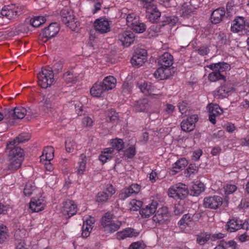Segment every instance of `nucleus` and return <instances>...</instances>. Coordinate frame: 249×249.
I'll list each match as a JSON object with an SVG mask.
<instances>
[{"mask_svg":"<svg viewBox=\"0 0 249 249\" xmlns=\"http://www.w3.org/2000/svg\"><path fill=\"white\" fill-rule=\"evenodd\" d=\"M7 152L8 153L9 164L8 170L13 171L18 169L24 159L23 150L21 148H15L12 144H7Z\"/></svg>","mask_w":249,"mask_h":249,"instance_id":"1","label":"nucleus"},{"mask_svg":"<svg viewBox=\"0 0 249 249\" xmlns=\"http://www.w3.org/2000/svg\"><path fill=\"white\" fill-rule=\"evenodd\" d=\"M101 226L104 231L107 233H113L118 230L122 222L113 218V215L109 213H107L102 217L101 221Z\"/></svg>","mask_w":249,"mask_h":249,"instance_id":"2","label":"nucleus"},{"mask_svg":"<svg viewBox=\"0 0 249 249\" xmlns=\"http://www.w3.org/2000/svg\"><path fill=\"white\" fill-rule=\"evenodd\" d=\"M235 90L233 84L226 78L213 91V95L216 98L222 99L231 95Z\"/></svg>","mask_w":249,"mask_h":249,"instance_id":"3","label":"nucleus"},{"mask_svg":"<svg viewBox=\"0 0 249 249\" xmlns=\"http://www.w3.org/2000/svg\"><path fill=\"white\" fill-rule=\"evenodd\" d=\"M38 84L42 88L50 87L54 82V73L51 68L44 69L37 75Z\"/></svg>","mask_w":249,"mask_h":249,"instance_id":"4","label":"nucleus"},{"mask_svg":"<svg viewBox=\"0 0 249 249\" xmlns=\"http://www.w3.org/2000/svg\"><path fill=\"white\" fill-rule=\"evenodd\" d=\"M60 15L62 21L72 30L75 31L79 25V22L75 21L72 12L69 11L68 8L62 9Z\"/></svg>","mask_w":249,"mask_h":249,"instance_id":"5","label":"nucleus"},{"mask_svg":"<svg viewBox=\"0 0 249 249\" xmlns=\"http://www.w3.org/2000/svg\"><path fill=\"white\" fill-rule=\"evenodd\" d=\"M168 193L169 197L182 199L188 194V190L184 184L179 183L170 188Z\"/></svg>","mask_w":249,"mask_h":249,"instance_id":"6","label":"nucleus"},{"mask_svg":"<svg viewBox=\"0 0 249 249\" xmlns=\"http://www.w3.org/2000/svg\"><path fill=\"white\" fill-rule=\"evenodd\" d=\"M61 212L66 218H69L77 212V206L74 202L67 200L62 203Z\"/></svg>","mask_w":249,"mask_h":249,"instance_id":"7","label":"nucleus"},{"mask_svg":"<svg viewBox=\"0 0 249 249\" xmlns=\"http://www.w3.org/2000/svg\"><path fill=\"white\" fill-rule=\"evenodd\" d=\"M223 198L218 196L206 197L203 200V205L205 208L211 209H216L222 205Z\"/></svg>","mask_w":249,"mask_h":249,"instance_id":"8","label":"nucleus"},{"mask_svg":"<svg viewBox=\"0 0 249 249\" xmlns=\"http://www.w3.org/2000/svg\"><path fill=\"white\" fill-rule=\"evenodd\" d=\"M141 185L136 183L132 184L129 187L123 189L119 194V198L122 200L138 194L141 191Z\"/></svg>","mask_w":249,"mask_h":249,"instance_id":"9","label":"nucleus"},{"mask_svg":"<svg viewBox=\"0 0 249 249\" xmlns=\"http://www.w3.org/2000/svg\"><path fill=\"white\" fill-rule=\"evenodd\" d=\"M147 60V53L145 50L139 49L133 54L131 62L133 66L140 67L142 66Z\"/></svg>","mask_w":249,"mask_h":249,"instance_id":"10","label":"nucleus"},{"mask_svg":"<svg viewBox=\"0 0 249 249\" xmlns=\"http://www.w3.org/2000/svg\"><path fill=\"white\" fill-rule=\"evenodd\" d=\"M169 218V213L166 207H163L159 208L153 216L152 220L154 223L157 225L163 224Z\"/></svg>","mask_w":249,"mask_h":249,"instance_id":"11","label":"nucleus"},{"mask_svg":"<svg viewBox=\"0 0 249 249\" xmlns=\"http://www.w3.org/2000/svg\"><path fill=\"white\" fill-rule=\"evenodd\" d=\"M198 121V116L196 115H192L187 117L186 120L182 121L180 124L182 130L185 132H190L193 130L196 126V123Z\"/></svg>","mask_w":249,"mask_h":249,"instance_id":"12","label":"nucleus"},{"mask_svg":"<svg viewBox=\"0 0 249 249\" xmlns=\"http://www.w3.org/2000/svg\"><path fill=\"white\" fill-rule=\"evenodd\" d=\"M209 113V120L213 124H216V117L223 113V110L217 104H209L207 107Z\"/></svg>","mask_w":249,"mask_h":249,"instance_id":"13","label":"nucleus"},{"mask_svg":"<svg viewBox=\"0 0 249 249\" xmlns=\"http://www.w3.org/2000/svg\"><path fill=\"white\" fill-rule=\"evenodd\" d=\"M59 31L58 24L54 22L51 23L48 27L45 28L42 31V38H45V42L49 39L55 36Z\"/></svg>","mask_w":249,"mask_h":249,"instance_id":"14","label":"nucleus"},{"mask_svg":"<svg viewBox=\"0 0 249 249\" xmlns=\"http://www.w3.org/2000/svg\"><path fill=\"white\" fill-rule=\"evenodd\" d=\"M158 206V202L153 200L150 203L141 209L140 214L143 218L149 217L156 212Z\"/></svg>","mask_w":249,"mask_h":249,"instance_id":"15","label":"nucleus"},{"mask_svg":"<svg viewBox=\"0 0 249 249\" xmlns=\"http://www.w3.org/2000/svg\"><path fill=\"white\" fill-rule=\"evenodd\" d=\"M226 226L228 231L234 232L243 229V221L237 217H232L227 222Z\"/></svg>","mask_w":249,"mask_h":249,"instance_id":"16","label":"nucleus"},{"mask_svg":"<svg viewBox=\"0 0 249 249\" xmlns=\"http://www.w3.org/2000/svg\"><path fill=\"white\" fill-rule=\"evenodd\" d=\"M96 31L100 34L107 33L110 31V26L107 20L101 18L96 19L94 23Z\"/></svg>","mask_w":249,"mask_h":249,"instance_id":"17","label":"nucleus"},{"mask_svg":"<svg viewBox=\"0 0 249 249\" xmlns=\"http://www.w3.org/2000/svg\"><path fill=\"white\" fill-rule=\"evenodd\" d=\"M246 30V21L243 17H238L233 20L231 25V31L232 32L239 33Z\"/></svg>","mask_w":249,"mask_h":249,"instance_id":"18","label":"nucleus"},{"mask_svg":"<svg viewBox=\"0 0 249 249\" xmlns=\"http://www.w3.org/2000/svg\"><path fill=\"white\" fill-rule=\"evenodd\" d=\"M174 62V58L171 53L165 52L158 58V64L164 68H169L172 66Z\"/></svg>","mask_w":249,"mask_h":249,"instance_id":"19","label":"nucleus"},{"mask_svg":"<svg viewBox=\"0 0 249 249\" xmlns=\"http://www.w3.org/2000/svg\"><path fill=\"white\" fill-rule=\"evenodd\" d=\"M134 38V34L128 31L124 32L119 35V39L122 44L126 47L133 42Z\"/></svg>","mask_w":249,"mask_h":249,"instance_id":"20","label":"nucleus"},{"mask_svg":"<svg viewBox=\"0 0 249 249\" xmlns=\"http://www.w3.org/2000/svg\"><path fill=\"white\" fill-rule=\"evenodd\" d=\"M139 234V232L136 230L131 228H127L122 231L118 232L116 234V236L118 239L123 240L126 238L136 237Z\"/></svg>","mask_w":249,"mask_h":249,"instance_id":"21","label":"nucleus"},{"mask_svg":"<svg viewBox=\"0 0 249 249\" xmlns=\"http://www.w3.org/2000/svg\"><path fill=\"white\" fill-rule=\"evenodd\" d=\"M225 17V10L223 8L214 10L211 15V21L213 24H217L221 22Z\"/></svg>","mask_w":249,"mask_h":249,"instance_id":"22","label":"nucleus"},{"mask_svg":"<svg viewBox=\"0 0 249 249\" xmlns=\"http://www.w3.org/2000/svg\"><path fill=\"white\" fill-rule=\"evenodd\" d=\"M188 164V162L184 158L180 159L174 163L170 169V174L174 175L181 171Z\"/></svg>","mask_w":249,"mask_h":249,"instance_id":"23","label":"nucleus"},{"mask_svg":"<svg viewBox=\"0 0 249 249\" xmlns=\"http://www.w3.org/2000/svg\"><path fill=\"white\" fill-rule=\"evenodd\" d=\"M138 85L142 92L144 94L154 95L158 94L155 86L151 83L144 82L138 84Z\"/></svg>","mask_w":249,"mask_h":249,"instance_id":"24","label":"nucleus"},{"mask_svg":"<svg viewBox=\"0 0 249 249\" xmlns=\"http://www.w3.org/2000/svg\"><path fill=\"white\" fill-rule=\"evenodd\" d=\"M205 190V186L203 183L196 181L193 183L188 190V193L192 196H198Z\"/></svg>","mask_w":249,"mask_h":249,"instance_id":"25","label":"nucleus"},{"mask_svg":"<svg viewBox=\"0 0 249 249\" xmlns=\"http://www.w3.org/2000/svg\"><path fill=\"white\" fill-rule=\"evenodd\" d=\"M207 67L210 70H215L221 73H223L224 72L229 71L231 69L230 64L224 62L212 63Z\"/></svg>","mask_w":249,"mask_h":249,"instance_id":"26","label":"nucleus"},{"mask_svg":"<svg viewBox=\"0 0 249 249\" xmlns=\"http://www.w3.org/2000/svg\"><path fill=\"white\" fill-rule=\"evenodd\" d=\"M107 90L105 89L101 83H95L90 89V93L92 96L100 97L104 95Z\"/></svg>","mask_w":249,"mask_h":249,"instance_id":"27","label":"nucleus"},{"mask_svg":"<svg viewBox=\"0 0 249 249\" xmlns=\"http://www.w3.org/2000/svg\"><path fill=\"white\" fill-rule=\"evenodd\" d=\"M154 72V75L155 78L159 80H163L168 78L170 73V69L168 68H164L160 66Z\"/></svg>","mask_w":249,"mask_h":249,"instance_id":"28","label":"nucleus"},{"mask_svg":"<svg viewBox=\"0 0 249 249\" xmlns=\"http://www.w3.org/2000/svg\"><path fill=\"white\" fill-rule=\"evenodd\" d=\"M113 153V148H106L99 156V159L103 163H105L112 159Z\"/></svg>","mask_w":249,"mask_h":249,"instance_id":"29","label":"nucleus"},{"mask_svg":"<svg viewBox=\"0 0 249 249\" xmlns=\"http://www.w3.org/2000/svg\"><path fill=\"white\" fill-rule=\"evenodd\" d=\"M149 101L146 99H143L136 103L134 109L137 112L147 111L149 108Z\"/></svg>","mask_w":249,"mask_h":249,"instance_id":"30","label":"nucleus"},{"mask_svg":"<svg viewBox=\"0 0 249 249\" xmlns=\"http://www.w3.org/2000/svg\"><path fill=\"white\" fill-rule=\"evenodd\" d=\"M30 135L28 133H23L19 135L13 141L9 142L7 144H12V146L15 148H20L17 145V143L25 142L30 139Z\"/></svg>","mask_w":249,"mask_h":249,"instance_id":"31","label":"nucleus"},{"mask_svg":"<svg viewBox=\"0 0 249 249\" xmlns=\"http://www.w3.org/2000/svg\"><path fill=\"white\" fill-rule=\"evenodd\" d=\"M143 7L146 9V17L148 18L149 21H154L155 18L154 17H152L156 12L159 11L157 9L156 6L154 4H142Z\"/></svg>","mask_w":249,"mask_h":249,"instance_id":"32","label":"nucleus"},{"mask_svg":"<svg viewBox=\"0 0 249 249\" xmlns=\"http://www.w3.org/2000/svg\"><path fill=\"white\" fill-rule=\"evenodd\" d=\"M107 91L112 89L115 87L116 79L113 76H108L105 77L103 82H101Z\"/></svg>","mask_w":249,"mask_h":249,"instance_id":"33","label":"nucleus"},{"mask_svg":"<svg viewBox=\"0 0 249 249\" xmlns=\"http://www.w3.org/2000/svg\"><path fill=\"white\" fill-rule=\"evenodd\" d=\"M44 206L45 204L41 200L32 199L29 207L32 212H38L42 211Z\"/></svg>","mask_w":249,"mask_h":249,"instance_id":"34","label":"nucleus"},{"mask_svg":"<svg viewBox=\"0 0 249 249\" xmlns=\"http://www.w3.org/2000/svg\"><path fill=\"white\" fill-rule=\"evenodd\" d=\"M212 72L210 73L208 75V79L210 82H216L219 80H224L226 76L223 73H221L215 70H212Z\"/></svg>","mask_w":249,"mask_h":249,"instance_id":"35","label":"nucleus"},{"mask_svg":"<svg viewBox=\"0 0 249 249\" xmlns=\"http://www.w3.org/2000/svg\"><path fill=\"white\" fill-rule=\"evenodd\" d=\"M211 235L208 232H200L196 235V242L200 245L206 244L211 238Z\"/></svg>","mask_w":249,"mask_h":249,"instance_id":"36","label":"nucleus"},{"mask_svg":"<svg viewBox=\"0 0 249 249\" xmlns=\"http://www.w3.org/2000/svg\"><path fill=\"white\" fill-rule=\"evenodd\" d=\"M86 156L85 155L81 154L79 157V161L77 167L76 173L78 175H81L84 174L86 168Z\"/></svg>","mask_w":249,"mask_h":249,"instance_id":"37","label":"nucleus"},{"mask_svg":"<svg viewBox=\"0 0 249 249\" xmlns=\"http://www.w3.org/2000/svg\"><path fill=\"white\" fill-rule=\"evenodd\" d=\"M54 150L52 146H47L45 147L40 156L41 160L51 161L53 158Z\"/></svg>","mask_w":249,"mask_h":249,"instance_id":"38","label":"nucleus"},{"mask_svg":"<svg viewBox=\"0 0 249 249\" xmlns=\"http://www.w3.org/2000/svg\"><path fill=\"white\" fill-rule=\"evenodd\" d=\"M52 95L49 93L41 94L40 98L39 106L48 108L51 107V100Z\"/></svg>","mask_w":249,"mask_h":249,"instance_id":"39","label":"nucleus"},{"mask_svg":"<svg viewBox=\"0 0 249 249\" xmlns=\"http://www.w3.org/2000/svg\"><path fill=\"white\" fill-rule=\"evenodd\" d=\"M111 148H113V150L116 149L118 152L122 150L124 147V143L123 140L121 139L116 138L111 140Z\"/></svg>","mask_w":249,"mask_h":249,"instance_id":"40","label":"nucleus"},{"mask_svg":"<svg viewBox=\"0 0 249 249\" xmlns=\"http://www.w3.org/2000/svg\"><path fill=\"white\" fill-rule=\"evenodd\" d=\"M14 110V119H22L27 114L28 110L22 107H15Z\"/></svg>","mask_w":249,"mask_h":249,"instance_id":"41","label":"nucleus"},{"mask_svg":"<svg viewBox=\"0 0 249 249\" xmlns=\"http://www.w3.org/2000/svg\"><path fill=\"white\" fill-rule=\"evenodd\" d=\"M181 12L182 17L184 18H188L194 12V9L190 4L184 3L182 6Z\"/></svg>","mask_w":249,"mask_h":249,"instance_id":"42","label":"nucleus"},{"mask_svg":"<svg viewBox=\"0 0 249 249\" xmlns=\"http://www.w3.org/2000/svg\"><path fill=\"white\" fill-rule=\"evenodd\" d=\"M126 20L127 26L131 28L133 25L138 23L139 17L136 14L131 13L127 15Z\"/></svg>","mask_w":249,"mask_h":249,"instance_id":"43","label":"nucleus"},{"mask_svg":"<svg viewBox=\"0 0 249 249\" xmlns=\"http://www.w3.org/2000/svg\"><path fill=\"white\" fill-rule=\"evenodd\" d=\"M46 19L44 17L36 16L30 20L31 25L34 27H38L45 23Z\"/></svg>","mask_w":249,"mask_h":249,"instance_id":"44","label":"nucleus"},{"mask_svg":"<svg viewBox=\"0 0 249 249\" xmlns=\"http://www.w3.org/2000/svg\"><path fill=\"white\" fill-rule=\"evenodd\" d=\"M175 107L170 104H167L163 111V117L164 119L168 118L174 111Z\"/></svg>","mask_w":249,"mask_h":249,"instance_id":"45","label":"nucleus"},{"mask_svg":"<svg viewBox=\"0 0 249 249\" xmlns=\"http://www.w3.org/2000/svg\"><path fill=\"white\" fill-rule=\"evenodd\" d=\"M76 146L75 142L73 140L70 138L67 139L65 142V147L68 152H73Z\"/></svg>","mask_w":249,"mask_h":249,"instance_id":"46","label":"nucleus"},{"mask_svg":"<svg viewBox=\"0 0 249 249\" xmlns=\"http://www.w3.org/2000/svg\"><path fill=\"white\" fill-rule=\"evenodd\" d=\"M193 217L191 214H184L182 218L178 221V225L179 226H186L190 224L192 221Z\"/></svg>","mask_w":249,"mask_h":249,"instance_id":"47","label":"nucleus"},{"mask_svg":"<svg viewBox=\"0 0 249 249\" xmlns=\"http://www.w3.org/2000/svg\"><path fill=\"white\" fill-rule=\"evenodd\" d=\"M131 28L136 33H142L145 31L146 27L143 23L140 22L139 20L138 23L133 25Z\"/></svg>","mask_w":249,"mask_h":249,"instance_id":"48","label":"nucleus"},{"mask_svg":"<svg viewBox=\"0 0 249 249\" xmlns=\"http://www.w3.org/2000/svg\"><path fill=\"white\" fill-rule=\"evenodd\" d=\"M63 78L67 83H74L76 82V77L73 75L72 72L67 71L63 75Z\"/></svg>","mask_w":249,"mask_h":249,"instance_id":"49","label":"nucleus"},{"mask_svg":"<svg viewBox=\"0 0 249 249\" xmlns=\"http://www.w3.org/2000/svg\"><path fill=\"white\" fill-rule=\"evenodd\" d=\"M110 197L107 194V192H99L96 196V201L98 202H107Z\"/></svg>","mask_w":249,"mask_h":249,"instance_id":"50","label":"nucleus"},{"mask_svg":"<svg viewBox=\"0 0 249 249\" xmlns=\"http://www.w3.org/2000/svg\"><path fill=\"white\" fill-rule=\"evenodd\" d=\"M136 149L133 146H130L124 151L125 159H132L136 154Z\"/></svg>","mask_w":249,"mask_h":249,"instance_id":"51","label":"nucleus"},{"mask_svg":"<svg viewBox=\"0 0 249 249\" xmlns=\"http://www.w3.org/2000/svg\"><path fill=\"white\" fill-rule=\"evenodd\" d=\"M142 204V201L133 199L129 203V208L131 211H136L141 207Z\"/></svg>","mask_w":249,"mask_h":249,"instance_id":"52","label":"nucleus"},{"mask_svg":"<svg viewBox=\"0 0 249 249\" xmlns=\"http://www.w3.org/2000/svg\"><path fill=\"white\" fill-rule=\"evenodd\" d=\"M3 116V119L12 118L14 119V110L9 108H4L1 112Z\"/></svg>","mask_w":249,"mask_h":249,"instance_id":"53","label":"nucleus"},{"mask_svg":"<svg viewBox=\"0 0 249 249\" xmlns=\"http://www.w3.org/2000/svg\"><path fill=\"white\" fill-rule=\"evenodd\" d=\"M225 193L226 195H230L233 193L237 189V186L234 184H227L224 187Z\"/></svg>","mask_w":249,"mask_h":249,"instance_id":"54","label":"nucleus"},{"mask_svg":"<svg viewBox=\"0 0 249 249\" xmlns=\"http://www.w3.org/2000/svg\"><path fill=\"white\" fill-rule=\"evenodd\" d=\"M178 109L180 113L183 115H186V113L188 109V103L186 101H182L179 102L178 105Z\"/></svg>","mask_w":249,"mask_h":249,"instance_id":"55","label":"nucleus"},{"mask_svg":"<svg viewBox=\"0 0 249 249\" xmlns=\"http://www.w3.org/2000/svg\"><path fill=\"white\" fill-rule=\"evenodd\" d=\"M163 21L165 22L166 24L173 26L178 21V18L175 17H165Z\"/></svg>","mask_w":249,"mask_h":249,"instance_id":"56","label":"nucleus"},{"mask_svg":"<svg viewBox=\"0 0 249 249\" xmlns=\"http://www.w3.org/2000/svg\"><path fill=\"white\" fill-rule=\"evenodd\" d=\"M82 229V235L83 237L86 238L89 235L92 228L90 227H88L86 225L83 224Z\"/></svg>","mask_w":249,"mask_h":249,"instance_id":"57","label":"nucleus"},{"mask_svg":"<svg viewBox=\"0 0 249 249\" xmlns=\"http://www.w3.org/2000/svg\"><path fill=\"white\" fill-rule=\"evenodd\" d=\"M6 237V227L0 225V243L2 242Z\"/></svg>","mask_w":249,"mask_h":249,"instance_id":"58","label":"nucleus"},{"mask_svg":"<svg viewBox=\"0 0 249 249\" xmlns=\"http://www.w3.org/2000/svg\"><path fill=\"white\" fill-rule=\"evenodd\" d=\"M34 190V186L31 183H27L24 189V193L25 196H30Z\"/></svg>","mask_w":249,"mask_h":249,"instance_id":"59","label":"nucleus"},{"mask_svg":"<svg viewBox=\"0 0 249 249\" xmlns=\"http://www.w3.org/2000/svg\"><path fill=\"white\" fill-rule=\"evenodd\" d=\"M185 211V207L183 204L178 203L175 206L174 213L176 215H179Z\"/></svg>","mask_w":249,"mask_h":249,"instance_id":"60","label":"nucleus"},{"mask_svg":"<svg viewBox=\"0 0 249 249\" xmlns=\"http://www.w3.org/2000/svg\"><path fill=\"white\" fill-rule=\"evenodd\" d=\"M117 113H116L115 111L112 110L108 113L107 117V122L114 121L117 120Z\"/></svg>","mask_w":249,"mask_h":249,"instance_id":"61","label":"nucleus"},{"mask_svg":"<svg viewBox=\"0 0 249 249\" xmlns=\"http://www.w3.org/2000/svg\"><path fill=\"white\" fill-rule=\"evenodd\" d=\"M92 2H95L94 5V9L92 10V13L93 14L96 13L97 11L100 10L101 7V4L103 2V0H96Z\"/></svg>","mask_w":249,"mask_h":249,"instance_id":"62","label":"nucleus"},{"mask_svg":"<svg viewBox=\"0 0 249 249\" xmlns=\"http://www.w3.org/2000/svg\"><path fill=\"white\" fill-rule=\"evenodd\" d=\"M128 249H144L143 245L140 242L132 243Z\"/></svg>","mask_w":249,"mask_h":249,"instance_id":"63","label":"nucleus"},{"mask_svg":"<svg viewBox=\"0 0 249 249\" xmlns=\"http://www.w3.org/2000/svg\"><path fill=\"white\" fill-rule=\"evenodd\" d=\"M217 39L221 44H225L226 42V36L223 33H219L217 36Z\"/></svg>","mask_w":249,"mask_h":249,"instance_id":"64","label":"nucleus"}]
</instances>
